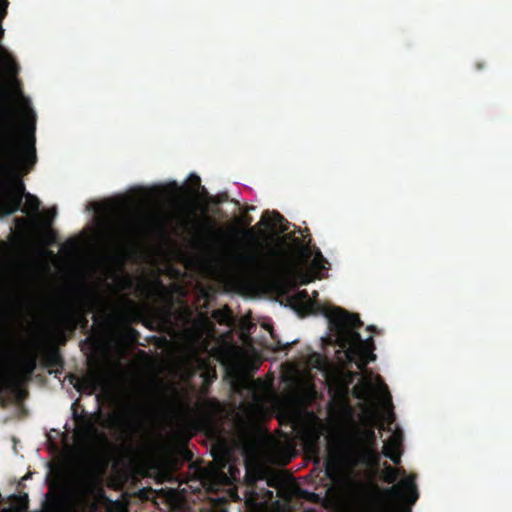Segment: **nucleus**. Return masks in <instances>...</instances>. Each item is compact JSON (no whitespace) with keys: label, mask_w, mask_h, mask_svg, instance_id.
<instances>
[{"label":"nucleus","mask_w":512,"mask_h":512,"mask_svg":"<svg viewBox=\"0 0 512 512\" xmlns=\"http://www.w3.org/2000/svg\"><path fill=\"white\" fill-rule=\"evenodd\" d=\"M28 137L21 141L13 120V110L7 101V93L0 87V211L11 215L21 210L36 216L41 202L26 192L22 176L29 173L36 163V115L28 112L26 126Z\"/></svg>","instance_id":"f257e3e1"},{"label":"nucleus","mask_w":512,"mask_h":512,"mask_svg":"<svg viewBox=\"0 0 512 512\" xmlns=\"http://www.w3.org/2000/svg\"><path fill=\"white\" fill-rule=\"evenodd\" d=\"M329 321L330 330L336 335L337 345L345 351L349 362H354L358 369L376 360L375 343L372 336L363 340L357 331L363 326L359 314L350 313L341 307H332L324 312Z\"/></svg>","instance_id":"f03ea898"},{"label":"nucleus","mask_w":512,"mask_h":512,"mask_svg":"<svg viewBox=\"0 0 512 512\" xmlns=\"http://www.w3.org/2000/svg\"><path fill=\"white\" fill-rule=\"evenodd\" d=\"M243 266L253 275L278 279L283 286L295 287L294 279L290 277L293 264L286 256L276 249H270L268 253L257 250L254 253L244 255L241 258Z\"/></svg>","instance_id":"7ed1b4c3"},{"label":"nucleus","mask_w":512,"mask_h":512,"mask_svg":"<svg viewBox=\"0 0 512 512\" xmlns=\"http://www.w3.org/2000/svg\"><path fill=\"white\" fill-rule=\"evenodd\" d=\"M345 457L353 466L374 467L379 464L377 436L373 427L358 428L354 432L348 441Z\"/></svg>","instance_id":"20e7f679"},{"label":"nucleus","mask_w":512,"mask_h":512,"mask_svg":"<svg viewBox=\"0 0 512 512\" xmlns=\"http://www.w3.org/2000/svg\"><path fill=\"white\" fill-rule=\"evenodd\" d=\"M89 294L85 289H81L77 294L75 301L68 305L62 306L57 311V336L60 343L65 344L66 333L73 334L82 325L86 327L88 320L83 313V307L87 305Z\"/></svg>","instance_id":"39448f33"},{"label":"nucleus","mask_w":512,"mask_h":512,"mask_svg":"<svg viewBox=\"0 0 512 512\" xmlns=\"http://www.w3.org/2000/svg\"><path fill=\"white\" fill-rule=\"evenodd\" d=\"M37 368L36 355H29L19 365L17 373L9 369L6 361L0 359V395L7 390H18L21 380L30 379Z\"/></svg>","instance_id":"423d86ee"},{"label":"nucleus","mask_w":512,"mask_h":512,"mask_svg":"<svg viewBox=\"0 0 512 512\" xmlns=\"http://www.w3.org/2000/svg\"><path fill=\"white\" fill-rule=\"evenodd\" d=\"M115 420L124 431L141 433L147 426L148 408L142 403L131 404L128 406L127 414L121 418H115Z\"/></svg>","instance_id":"0eeeda50"},{"label":"nucleus","mask_w":512,"mask_h":512,"mask_svg":"<svg viewBox=\"0 0 512 512\" xmlns=\"http://www.w3.org/2000/svg\"><path fill=\"white\" fill-rule=\"evenodd\" d=\"M385 492L388 496L402 500L409 505L415 504L419 498L414 475L402 479L398 484L386 489Z\"/></svg>","instance_id":"6e6552de"},{"label":"nucleus","mask_w":512,"mask_h":512,"mask_svg":"<svg viewBox=\"0 0 512 512\" xmlns=\"http://www.w3.org/2000/svg\"><path fill=\"white\" fill-rule=\"evenodd\" d=\"M403 452V432L396 430L385 441L382 449V454L389 458L395 465L400 464L401 455Z\"/></svg>","instance_id":"1a4fd4ad"},{"label":"nucleus","mask_w":512,"mask_h":512,"mask_svg":"<svg viewBox=\"0 0 512 512\" xmlns=\"http://www.w3.org/2000/svg\"><path fill=\"white\" fill-rule=\"evenodd\" d=\"M103 376L98 372H92L83 378L77 379L74 387L77 391L87 392L89 395L95 393L103 386Z\"/></svg>","instance_id":"9d476101"},{"label":"nucleus","mask_w":512,"mask_h":512,"mask_svg":"<svg viewBox=\"0 0 512 512\" xmlns=\"http://www.w3.org/2000/svg\"><path fill=\"white\" fill-rule=\"evenodd\" d=\"M42 365L47 369H56V372L60 368L61 370L64 367V359L56 346H51L45 348L43 351L42 357Z\"/></svg>","instance_id":"9b49d317"},{"label":"nucleus","mask_w":512,"mask_h":512,"mask_svg":"<svg viewBox=\"0 0 512 512\" xmlns=\"http://www.w3.org/2000/svg\"><path fill=\"white\" fill-rule=\"evenodd\" d=\"M77 401L72 404V417L79 425V433L82 435H91L97 432L92 419L86 414H80L77 410Z\"/></svg>","instance_id":"f8f14e48"},{"label":"nucleus","mask_w":512,"mask_h":512,"mask_svg":"<svg viewBox=\"0 0 512 512\" xmlns=\"http://www.w3.org/2000/svg\"><path fill=\"white\" fill-rule=\"evenodd\" d=\"M285 221L284 217L279 212H273L271 215L268 211H266L261 218V223L267 225L268 227L280 228L281 231H285L286 228H282V223Z\"/></svg>","instance_id":"ddd939ff"},{"label":"nucleus","mask_w":512,"mask_h":512,"mask_svg":"<svg viewBox=\"0 0 512 512\" xmlns=\"http://www.w3.org/2000/svg\"><path fill=\"white\" fill-rule=\"evenodd\" d=\"M400 474L404 475L405 470L396 469V468L388 465L387 463H385L384 469H383V476H382L384 482H386L388 484H393L398 480Z\"/></svg>","instance_id":"4468645a"},{"label":"nucleus","mask_w":512,"mask_h":512,"mask_svg":"<svg viewBox=\"0 0 512 512\" xmlns=\"http://www.w3.org/2000/svg\"><path fill=\"white\" fill-rule=\"evenodd\" d=\"M312 268L317 272L322 270H328L330 267L327 259L322 255L321 251L318 248H315L314 257L312 259Z\"/></svg>","instance_id":"2eb2a0df"},{"label":"nucleus","mask_w":512,"mask_h":512,"mask_svg":"<svg viewBox=\"0 0 512 512\" xmlns=\"http://www.w3.org/2000/svg\"><path fill=\"white\" fill-rule=\"evenodd\" d=\"M29 506L28 494L13 496V507L17 512H26Z\"/></svg>","instance_id":"dca6fc26"},{"label":"nucleus","mask_w":512,"mask_h":512,"mask_svg":"<svg viewBox=\"0 0 512 512\" xmlns=\"http://www.w3.org/2000/svg\"><path fill=\"white\" fill-rule=\"evenodd\" d=\"M290 302L293 305H312L309 294L306 290H300L290 297Z\"/></svg>","instance_id":"f3484780"},{"label":"nucleus","mask_w":512,"mask_h":512,"mask_svg":"<svg viewBox=\"0 0 512 512\" xmlns=\"http://www.w3.org/2000/svg\"><path fill=\"white\" fill-rule=\"evenodd\" d=\"M296 278L299 280L301 285H307L314 279V277L310 273L303 271H298L296 273Z\"/></svg>","instance_id":"a211bd4d"},{"label":"nucleus","mask_w":512,"mask_h":512,"mask_svg":"<svg viewBox=\"0 0 512 512\" xmlns=\"http://www.w3.org/2000/svg\"><path fill=\"white\" fill-rule=\"evenodd\" d=\"M49 505H50L51 510H53V511H57V510L59 509V507H60L59 499H57V498H55V497H54V498L50 501V504H49Z\"/></svg>","instance_id":"6ab92c4d"},{"label":"nucleus","mask_w":512,"mask_h":512,"mask_svg":"<svg viewBox=\"0 0 512 512\" xmlns=\"http://www.w3.org/2000/svg\"><path fill=\"white\" fill-rule=\"evenodd\" d=\"M191 182H192V185L195 187V188H200V178L197 176V175H192L191 176Z\"/></svg>","instance_id":"aec40b11"},{"label":"nucleus","mask_w":512,"mask_h":512,"mask_svg":"<svg viewBox=\"0 0 512 512\" xmlns=\"http://www.w3.org/2000/svg\"><path fill=\"white\" fill-rule=\"evenodd\" d=\"M293 342L292 343H287L285 345H281L280 342H278V347L276 348V350H284V349H289L291 346H292Z\"/></svg>","instance_id":"412c9836"},{"label":"nucleus","mask_w":512,"mask_h":512,"mask_svg":"<svg viewBox=\"0 0 512 512\" xmlns=\"http://www.w3.org/2000/svg\"><path fill=\"white\" fill-rule=\"evenodd\" d=\"M245 236L249 237V238H253L254 237V229H248L247 231H245Z\"/></svg>","instance_id":"4be33fe9"},{"label":"nucleus","mask_w":512,"mask_h":512,"mask_svg":"<svg viewBox=\"0 0 512 512\" xmlns=\"http://www.w3.org/2000/svg\"><path fill=\"white\" fill-rule=\"evenodd\" d=\"M265 497L267 500H271L273 498V492L270 490L265 491Z\"/></svg>","instance_id":"5701e85b"},{"label":"nucleus","mask_w":512,"mask_h":512,"mask_svg":"<svg viewBox=\"0 0 512 512\" xmlns=\"http://www.w3.org/2000/svg\"><path fill=\"white\" fill-rule=\"evenodd\" d=\"M206 224L209 228H212V222L209 218H206Z\"/></svg>","instance_id":"b1692460"},{"label":"nucleus","mask_w":512,"mask_h":512,"mask_svg":"<svg viewBox=\"0 0 512 512\" xmlns=\"http://www.w3.org/2000/svg\"><path fill=\"white\" fill-rule=\"evenodd\" d=\"M303 250L306 253V255L309 256V253H310L309 247L305 246V247H303Z\"/></svg>","instance_id":"393cba45"},{"label":"nucleus","mask_w":512,"mask_h":512,"mask_svg":"<svg viewBox=\"0 0 512 512\" xmlns=\"http://www.w3.org/2000/svg\"><path fill=\"white\" fill-rule=\"evenodd\" d=\"M367 330H368V331H375V330H376V327H375V326H373V325H370V326H368V327H367Z\"/></svg>","instance_id":"a878e982"},{"label":"nucleus","mask_w":512,"mask_h":512,"mask_svg":"<svg viewBox=\"0 0 512 512\" xmlns=\"http://www.w3.org/2000/svg\"><path fill=\"white\" fill-rule=\"evenodd\" d=\"M483 67H484V65H483V64H481V63H478V64H477V69H479V70H480V69H482Z\"/></svg>","instance_id":"bb28decb"},{"label":"nucleus","mask_w":512,"mask_h":512,"mask_svg":"<svg viewBox=\"0 0 512 512\" xmlns=\"http://www.w3.org/2000/svg\"><path fill=\"white\" fill-rule=\"evenodd\" d=\"M356 397L359 398V399L363 398L362 394H360V393H356Z\"/></svg>","instance_id":"cd10ccee"},{"label":"nucleus","mask_w":512,"mask_h":512,"mask_svg":"<svg viewBox=\"0 0 512 512\" xmlns=\"http://www.w3.org/2000/svg\"><path fill=\"white\" fill-rule=\"evenodd\" d=\"M51 212H52V215H53V216H55V214H56V210H55V209H53Z\"/></svg>","instance_id":"c85d7f7f"},{"label":"nucleus","mask_w":512,"mask_h":512,"mask_svg":"<svg viewBox=\"0 0 512 512\" xmlns=\"http://www.w3.org/2000/svg\"><path fill=\"white\" fill-rule=\"evenodd\" d=\"M131 332L134 333V334H138L135 329H131Z\"/></svg>","instance_id":"c756f323"}]
</instances>
